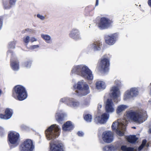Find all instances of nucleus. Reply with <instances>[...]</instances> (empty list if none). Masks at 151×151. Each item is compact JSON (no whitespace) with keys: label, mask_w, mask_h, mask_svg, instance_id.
<instances>
[{"label":"nucleus","mask_w":151,"mask_h":151,"mask_svg":"<svg viewBox=\"0 0 151 151\" xmlns=\"http://www.w3.org/2000/svg\"><path fill=\"white\" fill-rule=\"evenodd\" d=\"M146 114L145 112L142 110H130L126 112L124 118L126 121L141 124L143 122V119Z\"/></svg>","instance_id":"nucleus-1"},{"label":"nucleus","mask_w":151,"mask_h":151,"mask_svg":"<svg viewBox=\"0 0 151 151\" xmlns=\"http://www.w3.org/2000/svg\"><path fill=\"white\" fill-rule=\"evenodd\" d=\"M71 72L75 73L88 80H92L93 78L92 72L87 66L83 65L74 66Z\"/></svg>","instance_id":"nucleus-2"},{"label":"nucleus","mask_w":151,"mask_h":151,"mask_svg":"<svg viewBox=\"0 0 151 151\" xmlns=\"http://www.w3.org/2000/svg\"><path fill=\"white\" fill-rule=\"evenodd\" d=\"M12 96L17 100L23 101L27 98V92L24 87L21 85H17L13 88Z\"/></svg>","instance_id":"nucleus-3"},{"label":"nucleus","mask_w":151,"mask_h":151,"mask_svg":"<svg viewBox=\"0 0 151 151\" xmlns=\"http://www.w3.org/2000/svg\"><path fill=\"white\" fill-rule=\"evenodd\" d=\"M110 65V58L107 55H104L99 60L96 68L99 71L106 73L109 70Z\"/></svg>","instance_id":"nucleus-4"},{"label":"nucleus","mask_w":151,"mask_h":151,"mask_svg":"<svg viewBox=\"0 0 151 151\" xmlns=\"http://www.w3.org/2000/svg\"><path fill=\"white\" fill-rule=\"evenodd\" d=\"M45 134L48 140L55 139L60 135V128L56 124H52L45 131Z\"/></svg>","instance_id":"nucleus-5"},{"label":"nucleus","mask_w":151,"mask_h":151,"mask_svg":"<svg viewBox=\"0 0 151 151\" xmlns=\"http://www.w3.org/2000/svg\"><path fill=\"white\" fill-rule=\"evenodd\" d=\"M76 94L78 96H86L90 93L89 87L87 84H83L82 82H78L73 86Z\"/></svg>","instance_id":"nucleus-6"},{"label":"nucleus","mask_w":151,"mask_h":151,"mask_svg":"<svg viewBox=\"0 0 151 151\" xmlns=\"http://www.w3.org/2000/svg\"><path fill=\"white\" fill-rule=\"evenodd\" d=\"M34 148L33 141L30 139H27L21 144L19 150L20 151H33Z\"/></svg>","instance_id":"nucleus-7"},{"label":"nucleus","mask_w":151,"mask_h":151,"mask_svg":"<svg viewBox=\"0 0 151 151\" xmlns=\"http://www.w3.org/2000/svg\"><path fill=\"white\" fill-rule=\"evenodd\" d=\"M20 135L19 133L13 131L9 132L7 139L8 142L11 144L17 145L19 140Z\"/></svg>","instance_id":"nucleus-8"},{"label":"nucleus","mask_w":151,"mask_h":151,"mask_svg":"<svg viewBox=\"0 0 151 151\" xmlns=\"http://www.w3.org/2000/svg\"><path fill=\"white\" fill-rule=\"evenodd\" d=\"M113 21L105 17H101L98 24L99 28L101 29H107L111 26Z\"/></svg>","instance_id":"nucleus-9"},{"label":"nucleus","mask_w":151,"mask_h":151,"mask_svg":"<svg viewBox=\"0 0 151 151\" xmlns=\"http://www.w3.org/2000/svg\"><path fill=\"white\" fill-rule=\"evenodd\" d=\"M118 37V35L117 33L106 35L104 37L105 42L108 45H113L115 43Z\"/></svg>","instance_id":"nucleus-10"},{"label":"nucleus","mask_w":151,"mask_h":151,"mask_svg":"<svg viewBox=\"0 0 151 151\" xmlns=\"http://www.w3.org/2000/svg\"><path fill=\"white\" fill-rule=\"evenodd\" d=\"M60 101L65 103L71 107H77L79 105V102L73 98H62L60 100Z\"/></svg>","instance_id":"nucleus-11"},{"label":"nucleus","mask_w":151,"mask_h":151,"mask_svg":"<svg viewBox=\"0 0 151 151\" xmlns=\"http://www.w3.org/2000/svg\"><path fill=\"white\" fill-rule=\"evenodd\" d=\"M102 137L105 142L107 143H111L113 140L114 134L110 131L104 132L102 134Z\"/></svg>","instance_id":"nucleus-12"},{"label":"nucleus","mask_w":151,"mask_h":151,"mask_svg":"<svg viewBox=\"0 0 151 151\" xmlns=\"http://www.w3.org/2000/svg\"><path fill=\"white\" fill-rule=\"evenodd\" d=\"M103 45L101 40L99 39L95 40L92 44H90V47L94 51H98L101 50Z\"/></svg>","instance_id":"nucleus-13"},{"label":"nucleus","mask_w":151,"mask_h":151,"mask_svg":"<svg viewBox=\"0 0 151 151\" xmlns=\"http://www.w3.org/2000/svg\"><path fill=\"white\" fill-rule=\"evenodd\" d=\"M49 151H64L63 144L57 142L50 143Z\"/></svg>","instance_id":"nucleus-14"},{"label":"nucleus","mask_w":151,"mask_h":151,"mask_svg":"<svg viewBox=\"0 0 151 151\" xmlns=\"http://www.w3.org/2000/svg\"><path fill=\"white\" fill-rule=\"evenodd\" d=\"M111 93L110 94V97L114 102L117 103L118 102V99L119 95V89L117 87H113L111 90Z\"/></svg>","instance_id":"nucleus-15"},{"label":"nucleus","mask_w":151,"mask_h":151,"mask_svg":"<svg viewBox=\"0 0 151 151\" xmlns=\"http://www.w3.org/2000/svg\"><path fill=\"white\" fill-rule=\"evenodd\" d=\"M138 94V91L136 88H132L130 91H127L124 95V99L127 100L130 98L135 96Z\"/></svg>","instance_id":"nucleus-16"},{"label":"nucleus","mask_w":151,"mask_h":151,"mask_svg":"<svg viewBox=\"0 0 151 151\" xmlns=\"http://www.w3.org/2000/svg\"><path fill=\"white\" fill-rule=\"evenodd\" d=\"M109 117V115L107 113H104L102 114L101 117L100 116H97L94 119L95 122L101 124H104L107 121Z\"/></svg>","instance_id":"nucleus-17"},{"label":"nucleus","mask_w":151,"mask_h":151,"mask_svg":"<svg viewBox=\"0 0 151 151\" xmlns=\"http://www.w3.org/2000/svg\"><path fill=\"white\" fill-rule=\"evenodd\" d=\"M114 104L112 101V99H108L106 102L105 106V110L107 112H112L114 111Z\"/></svg>","instance_id":"nucleus-18"},{"label":"nucleus","mask_w":151,"mask_h":151,"mask_svg":"<svg viewBox=\"0 0 151 151\" xmlns=\"http://www.w3.org/2000/svg\"><path fill=\"white\" fill-rule=\"evenodd\" d=\"M5 114H0V118L4 119H8L12 116L13 112L10 109L7 108L5 111Z\"/></svg>","instance_id":"nucleus-19"},{"label":"nucleus","mask_w":151,"mask_h":151,"mask_svg":"<svg viewBox=\"0 0 151 151\" xmlns=\"http://www.w3.org/2000/svg\"><path fill=\"white\" fill-rule=\"evenodd\" d=\"M74 128V126L70 121H68L65 123L62 126V129L63 131H70Z\"/></svg>","instance_id":"nucleus-20"},{"label":"nucleus","mask_w":151,"mask_h":151,"mask_svg":"<svg viewBox=\"0 0 151 151\" xmlns=\"http://www.w3.org/2000/svg\"><path fill=\"white\" fill-rule=\"evenodd\" d=\"M80 32L78 29H73L69 34V36L74 39H77L79 38Z\"/></svg>","instance_id":"nucleus-21"},{"label":"nucleus","mask_w":151,"mask_h":151,"mask_svg":"<svg viewBox=\"0 0 151 151\" xmlns=\"http://www.w3.org/2000/svg\"><path fill=\"white\" fill-rule=\"evenodd\" d=\"M10 66L14 70H18L19 69V63L17 60L10 61Z\"/></svg>","instance_id":"nucleus-22"},{"label":"nucleus","mask_w":151,"mask_h":151,"mask_svg":"<svg viewBox=\"0 0 151 151\" xmlns=\"http://www.w3.org/2000/svg\"><path fill=\"white\" fill-rule=\"evenodd\" d=\"M55 117L56 120L59 123L62 124L64 121V116L63 114L58 113L56 114Z\"/></svg>","instance_id":"nucleus-23"},{"label":"nucleus","mask_w":151,"mask_h":151,"mask_svg":"<svg viewBox=\"0 0 151 151\" xmlns=\"http://www.w3.org/2000/svg\"><path fill=\"white\" fill-rule=\"evenodd\" d=\"M119 123L117 122H114L111 126V128L113 131L115 130L116 132L118 134H120L122 133L121 131L119 130L118 127L119 125Z\"/></svg>","instance_id":"nucleus-24"},{"label":"nucleus","mask_w":151,"mask_h":151,"mask_svg":"<svg viewBox=\"0 0 151 151\" xmlns=\"http://www.w3.org/2000/svg\"><path fill=\"white\" fill-rule=\"evenodd\" d=\"M138 139V138L135 135H130L127 138V141L131 143H135Z\"/></svg>","instance_id":"nucleus-25"},{"label":"nucleus","mask_w":151,"mask_h":151,"mask_svg":"<svg viewBox=\"0 0 151 151\" xmlns=\"http://www.w3.org/2000/svg\"><path fill=\"white\" fill-rule=\"evenodd\" d=\"M96 87L98 89H104L105 88V83L102 81H98L96 83Z\"/></svg>","instance_id":"nucleus-26"},{"label":"nucleus","mask_w":151,"mask_h":151,"mask_svg":"<svg viewBox=\"0 0 151 151\" xmlns=\"http://www.w3.org/2000/svg\"><path fill=\"white\" fill-rule=\"evenodd\" d=\"M2 3L4 9H10L12 6L9 2V3L7 0H2Z\"/></svg>","instance_id":"nucleus-27"},{"label":"nucleus","mask_w":151,"mask_h":151,"mask_svg":"<svg viewBox=\"0 0 151 151\" xmlns=\"http://www.w3.org/2000/svg\"><path fill=\"white\" fill-rule=\"evenodd\" d=\"M127 107L124 105H122L119 106L116 110V112L117 114H119L121 112L127 108Z\"/></svg>","instance_id":"nucleus-28"},{"label":"nucleus","mask_w":151,"mask_h":151,"mask_svg":"<svg viewBox=\"0 0 151 151\" xmlns=\"http://www.w3.org/2000/svg\"><path fill=\"white\" fill-rule=\"evenodd\" d=\"M83 117L84 120L88 122H91L92 119V116L90 114L83 115Z\"/></svg>","instance_id":"nucleus-29"},{"label":"nucleus","mask_w":151,"mask_h":151,"mask_svg":"<svg viewBox=\"0 0 151 151\" xmlns=\"http://www.w3.org/2000/svg\"><path fill=\"white\" fill-rule=\"evenodd\" d=\"M42 37L44 40L45 41L48 43L50 42V36L47 35H45L42 34L41 35Z\"/></svg>","instance_id":"nucleus-30"},{"label":"nucleus","mask_w":151,"mask_h":151,"mask_svg":"<svg viewBox=\"0 0 151 151\" xmlns=\"http://www.w3.org/2000/svg\"><path fill=\"white\" fill-rule=\"evenodd\" d=\"M113 147L112 146L109 145H106L104 146L103 148L104 151H109V150H111Z\"/></svg>","instance_id":"nucleus-31"},{"label":"nucleus","mask_w":151,"mask_h":151,"mask_svg":"<svg viewBox=\"0 0 151 151\" xmlns=\"http://www.w3.org/2000/svg\"><path fill=\"white\" fill-rule=\"evenodd\" d=\"M31 61H26L24 63V66L27 68L29 67L31 65Z\"/></svg>","instance_id":"nucleus-32"},{"label":"nucleus","mask_w":151,"mask_h":151,"mask_svg":"<svg viewBox=\"0 0 151 151\" xmlns=\"http://www.w3.org/2000/svg\"><path fill=\"white\" fill-rule=\"evenodd\" d=\"M15 45V42L14 41L10 42L9 44V47L11 48H14Z\"/></svg>","instance_id":"nucleus-33"},{"label":"nucleus","mask_w":151,"mask_h":151,"mask_svg":"<svg viewBox=\"0 0 151 151\" xmlns=\"http://www.w3.org/2000/svg\"><path fill=\"white\" fill-rule=\"evenodd\" d=\"M4 129L0 126V136L2 137L4 135Z\"/></svg>","instance_id":"nucleus-34"},{"label":"nucleus","mask_w":151,"mask_h":151,"mask_svg":"<svg viewBox=\"0 0 151 151\" xmlns=\"http://www.w3.org/2000/svg\"><path fill=\"white\" fill-rule=\"evenodd\" d=\"M29 40V36H27L26 38H24L23 39L24 42L26 43H28Z\"/></svg>","instance_id":"nucleus-35"},{"label":"nucleus","mask_w":151,"mask_h":151,"mask_svg":"<svg viewBox=\"0 0 151 151\" xmlns=\"http://www.w3.org/2000/svg\"><path fill=\"white\" fill-rule=\"evenodd\" d=\"M3 19V17L2 16H0V29L2 26Z\"/></svg>","instance_id":"nucleus-36"},{"label":"nucleus","mask_w":151,"mask_h":151,"mask_svg":"<svg viewBox=\"0 0 151 151\" xmlns=\"http://www.w3.org/2000/svg\"><path fill=\"white\" fill-rule=\"evenodd\" d=\"M16 0H9L10 4L12 5L15 4Z\"/></svg>","instance_id":"nucleus-37"},{"label":"nucleus","mask_w":151,"mask_h":151,"mask_svg":"<svg viewBox=\"0 0 151 151\" xmlns=\"http://www.w3.org/2000/svg\"><path fill=\"white\" fill-rule=\"evenodd\" d=\"M37 17L42 20H44L45 19V17L44 16L41 15L40 14H37Z\"/></svg>","instance_id":"nucleus-38"},{"label":"nucleus","mask_w":151,"mask_h":151,"mask_svg":"<svg viewBox=\"0 0 151 151\" xmlns=\"http://www.w3.org/2000/svg\"><path fill=\"white\" fill-rule=\"evenodd\" d=\"M127 147L126 146L123 145L121 147V149L122 151H126Z\"/></svg>","instance_id":"nucleus-39"},{"label":"nucleus","mask_w":151,"mask_h":151,"mask_svg":"<svg viewBox=\"0 0 151 151\" xmlns=\"http://www.w3.org/2000/svg\"><path fill=\"white\" fill-rule=\"evenodd\" d=\"M146 142H147L146 140L145 139H143L142 140V142L141 145H143V146H145Z\"/></svg>","instance_id":"nucleus-40"},{"label":"nucleus","mask_w":151,"mask_h":151,"mask_svg":"<svg viewBox=\"0 0 151 151\" xmlns=\"http://www.w3.org/2000/svg\"><path fill=\"white\" fill-rule=\"evenodd\" d=\"M144 147V146L141 145L138 148V150L139 151L141 150Z\"/></svg>","instance_id":"nucleus-41"},{"label":"nucleus","mask_w":151,"mask_h":151,"mask_svg":"<svg viewBox=\"0 0 151 151\" xmlns=\"http://www.w3.org/2000/svg\"><path fill=\"white\" fill-rule=\"evenodd\" d=\"M39 47V46L38 45H33L32 46L31 48L32 49H35V48H38Z\"/></svg>","instance_id":"nucleus-42"},{"label":"nucleus","mask_w":151,"mask_h":151,"mask_svg":"<svg viewBox=\"0 0 151 151\" xmlns=\"http://www.w3.org/2000/svg\"><path fill=\"white\" fill-rule=\"evenodd\" d=\"M77 134L79 136H82L83 135V132L79 131L77 133Z\"/></svg>","instance_id":"nucleus-43"},{"label":"nucleus","mask_w":151,"mask_h":151,"mask_svg":"<svg viewBox=\"0 0 151 151\" xmlns=\"http://www.w3.org/2000/svg\"><path fill=\"white\" fill-rule=\"evenodd\" d=\"M36 41H37V39L34 37H32L31 39V41L32 42H33Z\"/></svg>","instance_id":"nucleus-44"},{"label":"nucleus","mask_w":151,"mask_h":151,"mask_svg":"<svg viewBox=\"0 0 151 151\" xmlns=\"http://www.w3.org/2000/svg\"><path fill=\"white\" fill-rule=\"evenodd\" d=\"M99 4V0H96V3L95 4V6H97Z\"/></svg>","instance_id":"nucleus-45"},{"label":"nucleus","mask_w":151,"mask_h":151,"mask_svg":"<svg viewBox=\"0 0 151 151\" xmlns=\"http://www.w3.org/2000/svg\"><path fill=\"white\" fill-rule=\"evenodd\" d=\"M121 124L122 125V128H123V127H124L125 126H126V124H123L122 123H121Z\"/></svg>","instance_id":"nucleus-46"},{"label":"nucleus","mask_w":151,"mask_h":151,"mask_svg":"<svg viewBox=\"0 0 151 151\" xmlns=\"http://www.w3.org/2000/svg\"><path fill=\"white\" fill-rule=\"evenodd\" d=\"M150 86H151V83H150ZM150 94L151 96V87L150 88Z\"/></svg>","instance_id":"nucleus-47"},{"label":"nucleus","mask_w":151,"mask_h":151,"mask_svg":"<svg viewBox=\"0 0 151 151\" xmlns=\"http://www.w3.org/2000/svg\"><path fill=\"white\" fill-rule=\"evenodd\" d=\"M2 91L1 89H0V96H1V93H2Z\"/></svg>","instance_id":"nucleus-48"},{"label":"nucleus","mask_w":151,"mask_h":151,"mask_svg":"<svg viewBox=\"0 0 151 151\" xmlns=\"http://www.w3.org/2000/svg\"><path fill=\"white\" fill-rule=\"evenodd\" d=\"M149 131H150V133H151V128L150 129H149Z\"/></svg>","instance_id":"nucleus-49"},{"label":"nucleus","mask_w":151,"mask_h":151,"mask_svg":"<svg viewBox=\"0 0 151 151\" xmlns=\"http://www.w3.org/2000/svg\"><path fill=\"white\" fill-rule=\"evenodd\" d=\"M132 128H134V129H135L136 128V127H132Z\"/></svg>","instance_id":"nucleus-50"},{"label":"nucleus","mask_w":151,"mask_h":151,"mask_svg":"<svg viewBox=\"0 0 151 151\" xmlns=\"http://www.w3.org/2000/svg\"><path fill=\"white\" fill-rule=\"evenodd\" d=\"M101 105H100V108H101Z\"/></svg>","instance_id":"nucleus-51"}]
</instances>
